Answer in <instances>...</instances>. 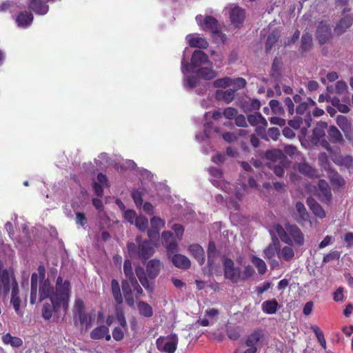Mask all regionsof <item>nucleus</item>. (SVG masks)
<instances>
[{
	"label": "nucleus",
	"instance_id": "obj_56",
	"mask_svg": "<svg viewBox=\"0 0 353 353\" xmlns=\"http://www.w3.org/2000/svg\"><path fill=\"white\" fill-rule=\"evenodd\" d=\"M10 279H11L10 289L12 288L11 297L19 296V289L18 283L16 281L14 273L12 272H10Z\"/></svg>",
	"mask_w": 353,
	"mask_h": 353
},
{
	"label": "nucleus",
	"instance_id": "obj_54",
	"mask_svg": "<svg viewBox=\"0 0 353 353\" xmlns=\"http://www.w3.org/2000/svg\"><path fill=\"white\" fill-rule=\"evenodd\" d=\"M143 193L140 190H134L132 192V198L137 208H141L143 205Z\"/></svg>",
	"mask_w": 353,
	"mask_h": 353
},
{
	"label": "nucleus",
	"instance_id": "obj_26",
	"mask_svg": "<svg viewBox=\"0 0 353 353\" xmlns=\"http://www.w3.org/2000/svg\"><path fill=\"white\" fill-rule=\"evenodd\" d=\"M296 168L301 174L305 175L308 177H318L317 170L305 161L297 163Z\"/></svg>",
	"mask_w": 353,
	"mask_h": 353
},
{
	"label": "nucleus",
	"instance_id": "obj_42",
	"mask_svg": "<svg viewBox=\"0 0 353 353\" xmlns=\"http://www.w3.org/2000/svg\"><path fill=\"white\" fill-rule=\"evenodd\" d=\"M208 172L210 174V180L211 183L216 188L221 186V170L217 168H208Z\"/></svg>",
	"mask_w": 353,
	"mask_h": 353
},
{
	"label": "nucleus",
	"instance_id": "obj_60",
	"mask_svg": "<svg viewBox=\"0 0 353 353\" xmlns=\"http://www.w3.org/2000/svg\"><path fill=\"white\" fill-rule=\"evenodd\" d=\"M132 287L135 292V298L137 299H139L141 296L143 295V290L141 285L139 284L137 279L132 281H130Z\"/></svg>",
	"mask_w": 353,
	"mask_h": 353
},
{
	"label": "nucleus",
	"instance_id": "obj_57",
	"mask_svg": "<svg viewBox=\"0 0 353 353\" xmlns=\"http://www.w3.org/2000/svg\"><path fill=\"white\" fill-rule=\"evenodd\" d=\"M135 225L141 231H145L148 226V220L145 216H137L134 221Z\"/></svg>",
	"mask_w": 353,
	"mask_h": 353
},
{
	"label": "nucleus",
	"instance_id": "obj_51",
	"mask_svg": "<svg viewBox=\"0 0 353 353\" xmlns=\"http://www.w3.org/2000/svg\"><path fill=\"white\" fill-rule=\"evenodd\" d=\"M252 263L257 268L260 274H264L267 270V266L264 261L256 256H253L251 259Z\"/></svg>",
	"mask_w": 353,
	"mask_h": 353
},
{
	"label": "nucleus",
	"instance_id": "obj_4",
	"mask_svg": "<svg viewBox=\"0 0 353 353\" xmlns=\"http://www.w3.org/2000/svg\"><path fill=\"white\" fill-rule=\"evenodd\" d=\"M39 272L41 276V281L39 283V301L42 302L47 299L51 300V298L57 293V283L54 288L48 279H44L45 270L43 267L39 266Z\"/></svg>",
	"mask_w": 353,
	"mask_h": 353
},
{
	"label": "nucleus",
	"instance_id": "obj_44",
	"mask_svg": "<svg viewBox=\"0 0 353 353\" xmlns=\"http://www.w3.org/2000/svg\"><path fill=\"white\" fill-rule=\"evenodd\" d=\"M328 125L325 121H320L317 123L316 127L313 130L314 139L320 140L321 138L324 137L325 135V130L327 128Z\"/></svg>",
	"mask_w": 353,
	"mask_h": 353
},
{
	"label": "nucleus",
	"instance_id": "obj_62",
	"mask_svg": "<svg viewBox=\"0 0 353 353\" xmlns=\"http://www.w3.org/2000/svg\"><path fill=\"white\" fill-rule=\"evenodd\" d=\"M137 217V213L133 210H126L123 212V218L131 224L135 221Z\"/></svg>",
	"mask_w": 353,
	"mask_h": 353
},
{
	"label": "nucleus",
	"instance_id": "obj_61",
	"mask_svg": "<svg viewBox=\"0 0 353 353\" xmlns=\"http://www.w3.org/2000/svg\"><path fill=\"white\" fill-rule=\"evenodd\" d=\"M10 303L13 306L15 312L19 315H22L23 312L20 309L21 301L19 296L11 297Z\"/></svg>",
	"mask_w": 353,
	"mask_h": 353
},
{
	"label": "nucleus",
	"instance_id": "obj_5",
	"mask_svg": "<svg viewBox=\"0 0 353 353\" xmlns=\"http://www.w3.org/2000/svg\"><path fill=\"white\" fill-rule=\"evenodd\" d=\"M74 319L78 317L81 325H84L85 330H88L92 325L93 318L85 312L84 302L81 299H77L74 301L72 310Z\"/></svg>",
	"mask_w": 353,
	"mask_h": 353
},
{
	"label": "nucleus",
	"instance_id": "obj_3",
	"mask_svg": "<svg viewBox=\"0 0 353 353\" xmlns=\"http://www.w3.org/2000/svg\"><path fill=\"white\" fill-rule=\"evenodd\" d=\"M205 118L207 121L204 125V135L208 139L221 138L219 123L221 119V112L216 110L211 112H206Z\"/></svg>",
	"mask_w": 353,
	"mask_h": 353
},
{
	"label": "nucleus",
	"instance_id": "obj_39",
	"mask_svg": "<svg viewBox=\"0 0 353 353\" xmlns=\"http://www.w3.org/2000/svg\"><path fill=\"white\" fill-rule=\"evenodd\" d=\"M327 176L332 185L341 187L345 184L343 178L334 170H327Z\"/></svg>",
	"mask_w": 353,
	"mask_h": 353
},
{
	"label": "nucleus",
	"instance_id": "obj_47",
	"mask_svg": "<svg viewBox=\"0 0 353 353\" xmlns=\"http://www.w3.org/2000/svg\"><path fill=\"white\" fill-rule=\"evenodd\" d=\"M334 161L337 165L344 166L348 169L353 167V158L349 155L339 156Z\"/></svg>",
	"mask_w": 353,
	"mask_h": 353
},
{
	"label": "nucleus",
	"instance_id": "obj_48",
	"mask_svg": "<svg viewBox=\"0 0 353 353\" xmlns=\"http://www.w3.org/2000/svg\"><path fill=\"white\" fill-rule=\"evenodd\" d=\"M123 272L127 279V280L132 281L136 279V277L134 274L132 262L130 259H125L123 263Z\"/></svg>",
	"mask_w": 353,
	"mask_h": 353
},
{
	"label": "nucleus",
	"instance_id": "obj_32",
	"mask_svg": "<svg viewBox=\"0 0 353 353\" xmlns=\"http://www.w3.org/2000/svg\"><path fill=\"white\" fill-rule=\"evenodd\" d=\"M41 277V276L40 275ZM39 280V276L37 273L34 272L31 276V289H30V304L34 305L37 301V288L38 283Z\"/></svg>",
	"mask_w": 353,
	"mask_h": 353
},
{
	"label": "nucleus",
	"instance_id": "obj_63",
	"mask_svg": "<svg viewBox=\"0 0 353 353\" xmlns=\"http://www.w3.org/2000/svg\"><path fill=\"white\" fill-rule=\"evenodd\" d=\"M123 328L116 327L112 330V337L117 341H121L124 337Z\"/></svg>",
	"mask_w": 353,
	"mask_h": 353
},
{
	"label": "nucleus",
	"instance_id": "obj_1",
	"mask_svg": "<svg viewBox=\"0 0 353 353\" xmlns=\"http://www.w3.org/2000/svg\"><path fill=\"white\" fill-rule=\"evenodd\" d=\"M70 282L63 281L61 276L57 279V293L50 300V303H45L42 307V317L45 320H50L53 314L58 313L61 308L66 313L69 309L70 296Z\"/></svg>",
	"mask_w": 353,
	"mask_h": 353
},
{
	"label": "nucleus",
	"instance_id": "obj_50",
	"mask_svg": "<svg viewBox=\"0 0 353 353\" xmlns=\"http://www.w3.org/2000/svg\"><path fill=\"white\" fill-rule=\"evenodd\" d=\"M297 215L301 221H307L309 219V214L302 202L298 201L295 205Z\"/></svg>",
	"mask_w": 353,
	"mask_h": 353
},
{
	"label": "nucleus",
	"instance_id": "obj_24",
	"mask_svg": "<svg viewBox=\"0 0 353 353\" xmlns=\"http://www.w3.org/2000/svg\"><path fill=\"white\" fill-rule=\"evenodd\" d=\"M208 253V265L209 271L212 272L214 267V260L219 255L214 241H210L207 249Z\"/></svg>",
	"mask_w": 353,
	"mask_h": 353
},
{
	"label": "nucleus",
	"instance_id": "obj_14",
	"mask_svg": "<svg viewBox=\"0 0 353 353\" xmlns=\"http://www.w3.org/2000/svg\"><path fill=\"white\" fill-rule=\"evenodd\" d=\"M332 32L330 24L327 21H321L317 26L316 37L320 43L327 42L331 37Z\"/></svg>",
	"mask_w": 353,
	"mask_h": 353
},
{
	"label": "nucleus",
	"instance_id": "obj_55",
	"mask_svg": "<svg viewBox=\"0 0 353 353\" xmlns=\"http://www.w3.org/2000/svg\"><path fill=\"white\" fill-rule=\"evenodd\" d=\"M279 37V34L276 32H272L268 37L265 48L266 51L268 52L272 48V46L277 41Z\"/></svg>",
	"mask_w": 353,
	"mask_h": 353
},
{
	"label": "nucleus",
	"instance_id": "obj_36",
	"mask_svg": "<svg viewBox=\"0 0 353 353\" xmlns=\"http://www.w3.org/2000/svg\"><path fill=\"white\" fill-rule=\"evenodd\" d=\"M327 102H330L332 106L336 108L342 113H347L350 111V107L347 104L343 103L341 99L337 97H327Z\"/></svg>",
	"mask_w": 353,
	"mask_h": 353
},
{
	"label": "nucleus",
	"instance_id": "obj_18",
	"mask_svg": "<svg viewBox=\"0 0 353 353\" xmlns=\"http://www.w3.org/2000/svg\"><path fill=\"white\" fill-rule=\"evenodd\" d=\"M169 259L171 260L172 264L179 269L188 270L190 268L191 262L185 255L176 254L175 252L170 255V258Z\"/></svg>",
	"mask_w": 353,
	"mask_h": 353
},
{
	"label": "nucleus",
	"instance_id": "obj_53",
	"mask_svg": "<svg viewBox=\"0 0 353 353\" xmlns=\"http://www.w3.org/2000/svg\"><path fill=\"white\" fill-rule=\"evenodd\" d=\"M243 106L245 108V111L256 110L260 108L261 103L257 99H250L248 101H245Z\"/></svg>",
	"mask_w": 353,
	"mask_h": 353
},
{
	"label": "nucleus",
	"instance_id": "obj_49",
	"mask_svg": "<svg viewBox=\"0 0 353 353\" xmlns=\"http://www.w3.org/2000/svg\"><path fill=\"white\" fill-rule=\"evenodd\" d=\"M288 165V161L287 160L286 163H269L268 166L270 168L273 170L274 174L281 177L284 174V168Z\"/></svg>",
	"mask_w": 353,
	"mask_h": 353
},
{
	"label": "nucleus",
	"instance_id": "obj_34",
	"mask_svg": "<svg viewBox=\"0 0 353 353\" xmlns=\"http://www.w3.org/2000/svg\"><path fill=\"white\" fill-rule=\"evenodd\" d=\"M170 341L165 342L162 351L167 353H174L177 348L179 342L178 336L176 334H172L168 336Z\"/></svg>",
	"mask_w": 353,
	"mask_h": 353
},
{
	"label": "nucleus",
	"instance_id": "obj_31",
	"mask_svg": "<svg viewBox=\"0 0 353 353\" xmlns=\"http://www.w3.org/2000/svg\"><path fill=\"white\" fill-rule=\"evenodd\" d=\"M246 85V81L243 78H222V87H232V88H243Z\"/></svg>",
	"mask_w": 353,
	"mask_h": 353
},
{
	"label": "nucleus",
	"instance_id": "obj_38",
	"mask_svg": "<svg viewBox=\"0 0 353 353\" xmlns=\"http://www.w3.org/2000/svg\"><path fill=\"white\" fill-rule=\"evenodd\" d=\"M328 137L330 141L334 143H341L343 141V136L339 129L332 125L327 130Z\"/></svg>",
	"mask_w": 353,
	"mask_h": 353
},
{
	"label": "nucleus",
	"instance_id": "obj_20",
	"mask_svg": "<svg viewBox=\"0 0 353 353\" xmlns=\"http://www.w3.org/2000/svg\"><path fill=\"white\" fill-rule=\"evenodd\" d=\"M121 288L126 304L130 307L134 305V298L132 293V287L129 280L121 281Z\"/></svg>",
	"mask_w": 353,
	"mask_h": 353
},
{
	"label": "nucleus",
	"instance_id": "obj_23",
	"mask_svg": "<svg viewBox=\"0 0 353 353\" xmlns=\"http://www.w3.org/2000/svg\"><path fill=\"white\" fill-rule=\"evenodd\" d=\"M90 338L93 340H100L103 338L106 341L111 339V336L109 333V328L105 325H100L92 330L90 332Z\"/></svg>",
	"mask_w": 353,
	"mask_h": 353
},
{
	"label": "nucleus",
	"instance_id": "obj_11",
	"mask_svg": "<svg viewBox=\"0 0 353 353\" xmlns=\"http://www.w3.org/2000/svg\"><path fill=\"white\" fill-rule=\"evenodd\" d=\"M10 272L7 269L3 268L1 261H0V297L3 292L5 296L8 295L10 291Z\"/></svg>",
	"mask_w": 353,
	"mask_h": 353
},
{
	"label": "nucleus",
	"instance_id": "obj_46",
	"mask_svg": "<svg viewBox=\"0 0 353 353\" xmlns=\"http://www.w3.org/2000/svg\"><path fill=\"white\" fill-rule=\"evenodd\" d=\"M115 319H117L119 325L123 330H127L128 324L125 317L123 310L119 305H117L115 308Z\"/></svg>",
	"mask_w": 353,
	"mask_h": 353
},
{
	"label": "nucleus",
	"instance_id": "obj_35",
	"mask_svg": "<svg viewBox=\"0 0 353 353\" xmlns=\"http://www.w3.org/2000/svg\"><path fill=\"white\" fill-rule=\"evenodd\" d=\"M277 256L285 261H290L294 256V251L292 245H286L283 248H280L277 253Z\"/></svg>",
	"mask_w": 353,
	"mask_h": 353
},
{
	"label": "nucleus",
	"instance_id": "obj_27",
	"mask_svg": "<svg viewBox=\"0 0 353 353\" xmlns=\"http://www.w3.org/2000/svg\"><path fill=\"white\" fill-rule=\"evenodd\" d=\"M188 45L191 48H198L200 49H206L208 47V42L205 38L200 37H194L192 34H188L186 37Z\"/></svg>",
	"mask_w": 353,
	"mask_h": 353
},
{
	"label": "nucleus",
	"instance_id": "obj_43",
	"mask_svg": "<svg viewBox=\"0 0 353 353\" xmlns=\"http://www.w3.org/2000/svg\"><path fill=\"white\" fill-rule=\"evenodd\" d=\"M138 310L140 315L143 316L145 317H151L153 315V310L152 307L145 301H139L137 303Z\"/></svg>",
	"mask_w": 353,
	"mask_h": 353
},
{
	"label": "nucleus",
	"instance_id": "obj_7",
	"mask_svg": "<svg viewBox=\"0 0 353 353\" xmlns=\"http://www.w3.org/2000/svg\"><path fill=\"white\" fill-rule=\"evenodd\" d=\"M224 276L233 283H237L241 279V269L234 265L232 260L226 259L223 262Z\"/></svg>",
	"mask_w": 353,
	"mask_h": 353
},
{
	"label": "nucleus",
	"instance_id": "obj_6",
	"mask_svg": "<svg viewBox=\"0 0 353 353\" xmlns=\"http://www.w3.org/2000/svg\"><path fill=\"white\" fill-rule=\"evenodd\" d=\"M196 21L203 30L210 31L213 34L219 32V21L212 16L208 15L203 17L199 14L196 17Z\"/></svg>",
	"mask_w": 353,
	"mask_h": 353
},
{
	"label": "nucleus",
	"instance_id": "obj_41",
	"mask_svg": "<svg viewBox=\"0 0 353 353\" xmlns=\"http://www.w3.org/2000/svg\"><path fill=\"white\" fill-rule=\"evenodd\" d=\"M196 74L199 78L205 80L213 79L216 76V72L211 68L202 67L196 71Z\"/></svg>",
	"mask_w": 353,
	"mask_h": 353
},
{
	"label": "nucleus",
	"instance_id": "obj_22",
	"mask_svg": "<svg viewBox=\"0 0 353 353\" xmlns=\"http://www.w3.org/2000/svg\"><path fill=\"white\" fill-rule=\"evenodd\" d=\"M34 19V16L31 12L24 10L20 12L16 17V23L19 27L27 28L30 26Z\"/></svg>",
	"mask_w": 353,
	"mask_h": 353
},
{
	"label": "nucleus",
	"instance_id": "obj_21",
	"mask_svg": "<svg viewBox=\"0 0 353 353\" xmlns=\"http://www.w3.org/2000/svg\"><path fill=\"white\" fill-rule=\"evenodd\" d=\"M267 159L271 161L270 163H286L287 158L282 150L279 149H272L267 150L265 153Z\"/></svg>",
	"mask_w": 353,
	"mask_h": 353
},
{
	"label": "nucleus",
	"instance_id": "obj_13",
	"mask_svg": "<svg viewBox=\"0 0 353 353\" xmlns=\"http://www.w3.org/2000/svg\"><path fill=\"white\" fill-rule=\"evenodd\" d=\"M136 275L145 290L149 293H152L154 291L153 283L150 282V278L147 276L146 270L140 265L135 268Z\"/></svg>",
	"mask_w": 353,
	"mask_h": 353
},
{
	"label": "nucleus",
	"instance_id": "obj_28",
	"mask_svg": "<svg viewBox=\"0 0 353 353\" xmlns=\"http://www.w3.org/2000/svg\"><path fill=\"white\" fill-rule=\"evenodd\" d=\"M208 56L203 51L196 50L192 53L191 64L193 67H199L202 64L208 63Z\"/></svg>",
	"mask_w": 353,
	"mask_h": 353
},
{
	"label": "nucleus",
	"instance_id": "obj_64",
	"mask_svg": "<svg viewBox=\"0 0 353 353\" xmlns=\"http://www.w3.org/2000/svg\"><path fill=\"white\" fill-rule=\"evenodd\" d=\"M238 114L237 110L233 108H227L222 112V114L228 119H233Z\"/></svg>",
	"mask_w": 353,
	"mask_h": 353
},
{
	"label": "nucleus",
	"instance_id": "obj_19",
	"mask_svg": "<svg viewBox=\"0 0 353 353\" xmlns=\"http://www.w3.org/2000/svg\"><path fill=\"white\" fill-rule=\"evenodd\" d=\"M230 19L234 27H240L245 19V12L238 6L232 8L230 11Z\"/></svg>",
	"mask_w": 353,
	"mask_h": 353
},
{
	"label": "nucleus",
	"instance_id": "obj_58",
	"mask_svg": "<svg viewBox=\"0 0 353 353\" xmlns=\"http://www.w3.org/2000/svg\"><path fill=\"white\" fill-rule=\"evenodd\" d=\"M318 160L320 165L325 170H329L330 163L328 156L325 152H321L318 156Z\"/></svg>",
	"mask_w": 353,
	"mask_h": 353
},
{
	"label": "nucleus",
	"instance_id": "obj_52",
	"mask_svg": "<svg viewBox=\"0 0 353 353\" xmlns=\"http://www.w3.org/2000/svg\"><path fill=\"white\" fill-rule=\"evenodd\" d=\"M269 105L271 110L274 114L282 115L284 114V109L281 105V103L276 99H272L270 101Z\"/></svg>",
	"mask_w": 353,
	"mask_h": 353
},
{
	"label": "nucleus",
	"instance_id": "obj_9",
	"mask_svg": "<svg viewBox=\"0 0 353 353\" xmlns=\"http://www.w3.org/2000/svg\"><path fill=\"white\" fill-rule=\"evenodd\" d=\"M162 244L165 248L168 257L178 250V243L173 234L170 231H164L161 234Z\"/></svg>",
	"mask_w": 353,
	"mask_h": 353
},
{
	"label": "nucleus",
	"instance_id": "obj_2",
	"mask_svg": "<svg viewBox=\"0 0 353 353\" xmlns=\"http://www.w3.org/2000/svg\"><path fill=\"white\" fill-rule=\"evenodd\" d=\"M141 236H137L136 237V241L139 245H137L133 242L128 243L127 250L128 254L131 258L137 257L143 263H145L153 255L154 248L150 241L145 240L141 242Z\"/></svg>",
	"mask_w": 353,
	"mask_h": 353
},
{
	"label": "nucleus",
	"instance_id": "obj_12",
	"mask_svg": "<svg viewBox=\"0 0 353 353\" xmlns=\"http://www.w3.org/2000/svg\"><path fill=\"white\" fill-rule=\"evenodd\" d=\"M270 234L272 242L263 250L264 258L266 260L274 258L275 255H277L280 249V242L279 239L273 232H270Z\"/></svg>",
	"mask_w": 353,
	"mask_h": 353
},
{
	"label": "nucleus",
	"instance_id": "obj_17",
	"mask_svg": "<svg viewBox=\"0 0 353 353\" xmlns=\"http://www.w3.org/2000/svg\"><path fill=\"white\" fill-rule=\"evenodd\" d=\"M353 23V16L348 14L343 17L336 25L334 32L336 35L340 36L346 32Z\"/></svg>",
	"mask_w": 353,
	"mask_h": 353
},
{
	"label": "nucleus",
	"instance_id": "obj_37",
	"mask_svg": "<svg viewBox=\"0 0 353 353\" xmlns=\"http://www.w3.org/2000/svg\"><path fill=\"white\" fill-rule=\"evenodd\" d=\"M307 203L316 216L320 218H324L325 216L324 210L313 198H307Z\"/></svg>",
	"mask_w": 353,
	"mask_h": 353
},
{
	"label": "nucleus",
	"instance_id": "obj_59",
	"mask_svg": "<svg viewBox=\"0 0 353 353\" xmlns=\"http://www.w3.org/2000/svg\"><path fill=\"white\" fill-rule=\"evenodd\" d=\"M312 42V35L309 33H305L301 38V48L303 50L309 49Z\"/></svg>",
	"mask_w": 353,
	"mask_h": 353
},
{
	"label": "nucleus",
	"instance_id": "obj_15",
	"mask_svg": "<svg viewBox=\"0 0 353 353\" xmlns=\"http://www.w3.org/2000/svg\"><path fill=\"white\" fill-rule=\"evenodd\" d=\"M286 230L289 233V236L293 239V243L301 247L303 245L305 240L304 235L301 230L296 225H286Z\"/></svg>",
	"mask_w": 353,
	"mask_h": 353
},
{
	"label": "nucleus",
	"instance_id": "obj_40",
	"mask_svg": "<svg viewBox=\"0 0 353 353\" xmlns=\"http://www.w3.org/2000/svg\"><path fill=\"white\" fill-rule=\"evenodd\" d=\"M275 230L282 242L289 245H293L292 239L289 236V233L286 228H283L281 225H276Z\"/></svg>",
	"mask_w": 353,
	"mask_h": 353
},
{
	"label": "nucleus",
	"instance_id": "obj_45",
	"mask_svg": "<svg viewBox=\"0 0 353 353\" xmlns=\"http://www.w3.org/2000/svg\"><path fill=\"white\" fill-rule=\"evenodd\" d=\"M278 303L276 300L265 301L262 303V310L264 312L272 314L277 311Z\"/></svg>",
	"mask_w": 353,
	"mask_h": 353
},
{
	"label": "nucleus",
	"instance_id": "obj_8",
	"mask_svg": "<svg viewBox=\"0 0 353 353\" xmlns=\"http://www.w3.org/2000/svg\"><path fill=\"white\" fill-rule=\"evenodd\" d=\"M314 105L315 102L313 100L310 98H307L306 101L300 103L296 107V111L297 114L300 115L299 117L304 115L303 119L305 122V127L306 128H310L311 126L312 117L309 109Z\"/></svg>",
	"mask_w": 353,
	"mask_h": 353
},
{
	"label": "nucleus",
	"instance_id": "obj_10",
	"mask_svg": "<svg viewBox=\"0 0 353 353\" xmlns=\"http://www.w3.org/2000/svg\"><path fill=\"white\" fill-rule=\"evenodd\" d=\"M146 273L150 281H154L163 268V263L158 259L149 260L146 265Z\"/></svg>",
	"mask_w": 353,
	"mask_h": 353
},
{
	"label": "nucleus",
	"instance_id": "obj_29",
	"mask_svg": "<svg viewBox=\"0 0 353 353\" xmlns=\"http://www.w3.org/2000/svg\"><path fill=\"white\" fill-rule=\"evenodd\" d=\"M263 331L260 329H256L248 336L245 340V345L248 347H257L259 341L263 339Z\"/></svg>",
	"mask_w": 353,
	"mask_h": 353
},
{
	"label": "nucleus",
	"instance_id": "obj_33",
	"mask_svg": "<svg viewBox=\"0 0 353 353\" xmlns=\"http://www.w3.org/2000/svg\"><path fill=\"white\" fill-rule=\"evenodd\" d=\"M111 290L112 296L117 305H120L123 303V297L121 292V288L119 283L116 279H112L111 281Z\"/></svg>",
	"mask_w": 353,
	"mask_h": 353
},
{
	"label": "nucleus",
	"instance_id": "obj_16",
	"mask_svg": "<svg viewBox=\"0 0 353 353\" xmlns=\"http://www.w3.org/2000/svg\"><path fill=\"white\" fill-rule=\"evenodd\" d=\"M316 192L322 201L328 202L332 199L330 188L327 182L325 180L321 179L319 181L316 187Z\"/></svg>",
	"mask_w": 353,
	"mask_h": 353
},
{
	"label": "nucleus",
	"instance_id": "obj_30",
	"mask_svg": "<svg viewBox=\"0 0 353 353\" xmlns=\"http://www.w3.org/2000/svg\"><path fill=\"white\" fill-rule=\"evenodd\" d=\"M29 7L39 14H46L49 9L48 6L43 0H29Z\"/></svg>",
	"mask_w": 353,
	"mask_h": 353
},
{
	"label": "nucleus",
	"instance_id": "obj_25",
	"mask_svg": "<svg viewBox=\"0 0 353 353\" xmlns=\"http://www.w3.org/2000/svg\"><path fill=\"white\" fill-rule=\"evenodd\" d=\"M188 250L200 265H203L205 263V252L200 245L196 243L192 244L189 246Z\"/></svg>",
	"mask_w": 353,
	"mask_h": 353
}]
</instances>
